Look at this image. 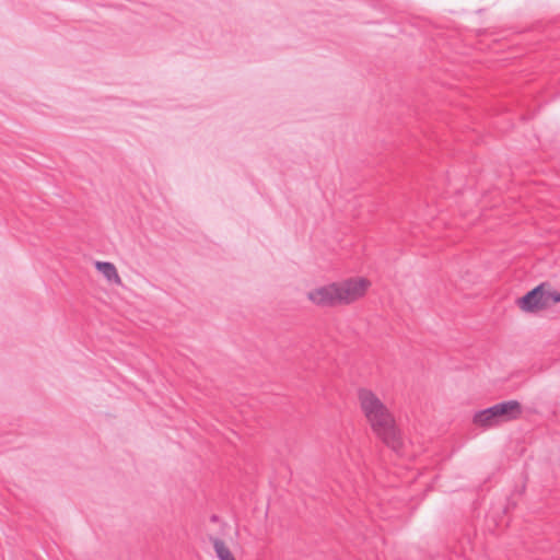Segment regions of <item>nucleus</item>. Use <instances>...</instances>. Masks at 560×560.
Wrapping results in <instances>:
<instances>
[{
    "label": "nucleus",
    "instance_id": "1",
    "mask_svg": "<svg viewBox=\"0 0 560 560\" xmlns=\"http://www.w3.org/2000/svg\"><path fill=\"white\" fill-rule=\"evenodd\" d=\"M358 399L373 432L385 445L395 452H399L402 442L396 428L395 419L388 408L368 388H360L358 390Z\"/></svg>",
    "mask_w": 560,
    "mask_h": 560
},
{
    "label": "nucleus",
    "instance_id": "2",
    "mask_svg": "<svg viewBox=\"0 0 560 560\" xmlns=\"http://www.w3.org/2000/svg\"><path fill=\"white\" fill-rule=\"evenodd\" d=\"M370 281L365 278H350L316 288L307 293L308 300L319 307H336L350 304L362 298Z\"/></svg>",
    "mask_w": 560,
    "mask_h": 560
},
{
    "label": "nucleus",
    "instance_id": "3",
    "mask_svg": "<svg viewBox=\"0 0 560 560\" xmlns=\"http://www.w3.org/2000/svg\"><path fill=\"white\" fill-rule=\"evenodd\" d=\"M523 413V406L517 400H506L489 408L477 411L472 417L475 425L490 429L518 419Z\"/></svg>",
    "mask_w": 560,
    "mask_h": 560
},
{
    "label": "nucleus",
    "instance_id": "4",
    "mask_svg": "<svg viewBox=\"0 0 560 560\" xmlns=\"http://www.w3.org/2000/svg\"><path fill=\"white\" fill-rule=\"evenodd\" d=\"M546 288H550V284L542 282L528 291L517 300L518 307L526 313H536L547 308Z\"/></svg>",
    "mask_w": 560,
    "mask_h": 560
},
{
    "label": "nucleus",
    "instance_id": "5",
    "mask_svg": "<svg viewBox=\"0 0 560 560\" xmlns=\"http://www.w3.org/2000/svg\"><path fill=\"white\" fill-rule=\"evenodd\" d=\"M95 268L100 271L109 282L120 283L121 279L117 272L114 264L109 261H96Z\"/></svg>",
    "mask_w": 560,
    "mask_h": 560
},
{
    "label": "nucleus",
    "instance_id": "6",
    "mask_svg": "<svg viewBox=\"0 0 560 560\" xmlns=\"http://www.w3.org/2000/svg\"><path fill=\"white\" fill-rule=\"evenodd\" d=\"M209 540L212 542L214 552L220 560H235L229 547L222 539L210 535Z\"/></svg>",
    "mask_w": 560,
    "mask_h": 560
},
{
    "label": "nucleus",
    "instance_id": "7",
    "mask_svg": "<svg viewBox=\"0 0 560 560\" xmlns=\"http://www.w3.org/2000/svg\"><path fill=\"white\" fill-rule=\"evenodd\" d=\"M550 288H546V298L548 302V307L551 305V303H559L560 302V293L557 291H550Z\"/></svg>",
    "mask_w": 560,
    "mask_h": 560
},
{
    "label": "nucleus",
    "instance_id": "8",
    "mask_svg": "<svg viewBox=\"0 0 560 560\" xmlns=\"http://www.w3.org/2000/svg\"><path fill=\"white\" fill-rule=\"evenodd\" d=\"M219 520H220V518H219V516H218L217 514H212V515L210 516V521H211L212 523H217V522H219Z\"/></svg>",
    "mask_w": 560,
    "mask_h": 560
}]
</instances>
